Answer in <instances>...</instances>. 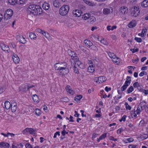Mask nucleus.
I'll list each match as a JSON object with an SVG mask.
<instances>
[{
	"label": "nucleus",
	"mask_w": 148,
	"mask_h": 148,
	"mask_svg": "<svg viewBox=\"0 0 148 148\" xmlns=\"http://www.w3.org/2000/svg\"><path fill=\"white\" fill-rule=\"evenodd\" d=\"M69 9V7L67 5L62 6L59 10V13L62 16H65L68 13Z\"/></svg>",
	"instance_id": "nucleus-1"
},
{
	"label": "nucleus",
	"mask_w": 148,
	"mask_h": 148,
	"mask_svg": "<svg viewBox=\"0 0 148 148\" xmlns=\"http://www.w3.org/2000/svg\"><path fill=\"white\" fill-rule=\"evenodd\" d=\"M131 77L127 76L126 79V81L123 86L121 87V90L122 91H124L130 84L131 81Z\"/></svg>",
	"instance_id": "nucleus-2"
},
{
	"label": "nucleus",
	"mask_w": 148,
	"mask_h": 148,
	"mask_svg": "<svg viewBox=\"0 0 148 148\" xmlns=\"http://www.w3.org/2000/svg\"><path fill=\"white\" fill-rule=\"evenodd\" d=\"M36 5L32 4L29 5L27 8L28 15L29 16H33V12H34Z\"/></svg>",
	"instance_id": "nucleus-3"
},
{
	"label": "nucleus",
	"mask_w": 148,
	"mask_h": 148,
	"mask_svg": "<svg viewBox=\"0 0 148 148\" xmlns=\"http://www.w3.org/2000/svg\"><path fill=\"white\" fill-rule=\"evenodd\" d=\"M108 55L112 59V60L117 63L118 64L119 63L120 59L119 58L116 57V55L113 53L109 52L108 53Z\"/></svg>",
	"instance_id": "nucleus-4"
},
{
	"label": "nucleus",
	"mask_w": 148,
	"mask_h": 148,
	"mask_svg": "<svg viewBox=\"0 0 148 148\" xmlns=\"http://www.w3.org/2000/svg\"><path fill=\"white\" fill-rule=\"evenodd\" d=\"M13 11L10 9H8L5 12L4 15L5 21L10 19L13 15Z\"/></svg>",
	"instance_id": "nucleus-5"
},
{
	"label": "nucleus",
	"mask_w": 148,
	"mask_h": 148,
	"mask_svg": "<svg viewBox=\"0 0 148 148\" xmlns=\"http://www.w3.org/2000/svg\"><path fill=\"white\" fill-rule=\"evenodd\" d=\"M131 12V15L135 17L138 16L140 13L138 7L136 6H134L133 8H132Z\"/></svg>",
	"instance_id": "nucleus-6"
},
{
	"label": "nucleus",
	"mask_w": 148,
	"mask_h": 148,
	"mask_svg": "<svg viewBox=\"0 0 148 148\" xmlns=\"http://www.w3.org/2000/svg\"><path fill=\"white\" fill-rule=\"evenodd\" d=\"M55 70H58L59 69H63L64 68H67V64L65 62L56 63L55 65Z\"/></svg>",
	"instance_id": "nucleus-7"
},
{
	"label": "nucleus",
	"mask_w": 148,
	"mask_h": 148,
	"mask_svg": "<svg viewBox=\"0 0 148 148\" xmlns=\"http://www.w3.org/2000/svg\"><path fill=\"white\" fill-rule=\"evenodd\" d=\"M58 73L60 75H64L68 74L69 72V69L68 68H64L58 70Z\"/></svg>",
	"instance_id": "nucleus-8"
},
{
	"label": "nucleus",
	"mask_w": 148,
	"mask_h": 148,
	"mask_svg": "<svg viewBox=\"0 0 148 148\" xmlns=\"http://www.w3.org/2000/svg\"><path fill=\"white\" fill-rule=\"evenodd\" d=\"M128 12V8L126 7H121L119 9V13L120 14L124 15L127 14Z\"/></svg>",
	"instance_id": "nucleus-9"
},
{
	"label": "nucleus",
	"mask_w": 148,
	"mask_h": 148,
	"mask_svg": "<svg viewBox=\"0 0 148 148\" xmlns=\"http://www.w3.org/2000/svg\"><path fill=\"white\" fill-rule=\"evenodd\" d=\"M36 132V130L31 128H27L23 131V134H25L26 132H29L32 134H35Z\"/></svg>",
	"instance_id": "nucleus-10"
},
{
	"label": "nucleus",
	"mask_w": 148,
	"mask_h": 148,
	"mask_svg": "<svg viewBox=\"0 0 148 148\" xmlns=\"http://www.w3.org/2000/svg\"><path fill=\"white\" fill-rule=\"evenodd\" d=\"M42 9L40 6L38 5L36 6L34 12H33V16L36 15L38 14H40L41 12Z\"/></svg>",
	"instance_id": "nucleus-11"
},
{
	"label": "nucleus",
	"mask_w": 148,
	"mask_h": 148,
	"mask_svg": "<svg viewBox=\"0 0 148 148\" xmlns=\"http://www.w3.org/2000/svg\"><path fill=\"white\" fill-rule=\"evenodd\" d=\"M113 9L111 8H105L103 10V13L105 15H107L110 14L113 12Z\"/></svg>",
	"instance_id": "nucleus-12"
},
{
	"label": "nucleus",
	"mask_w": 148,
	"mask_h": 148,
	"mask_svg": "<svg viewBox=\"0 0 148 148\" xmlns=\"http://www.w3.org/2000/svg\"><path fill=\"white\" fill-rule=\"evenodd\" d=\"M73 16L75 17H80L82 14V11L80 10H74L73 12Z\"/></svg>",
	"instance_id": "nucleus-13"
},
{
	"label": "nucleus",
	"mask_w": 148,
	"mask_h": 148,
	"mask_svg": "<svg viewBox=\"0 0 148 148\" xmlns=\"http://www.w3.org/2000/svg\"><path fill=\"white\" fill-rule=\"evenodd\" d=\"M97 79L98 80L96 81V82L97 83L98 82L99 83H100L105 81L106 80V78L105 77L102 76L99 77H96L95 78V80Z\"/></svg>",
	"instance_id": "nucleus-14"
},
{
	"label": "nucleus",
	"mask_w": 148,
	"mask_h": 148,
	"mask_svg": "<svg viewBox=\"0 0 148 148\" xmlns=\"http://www.w3.org/2000/svg\"><path fill=\"white\" fill-rule=\"evenodd\" d=\"M17 103L15 102H12L11 103V109L12 111L14 112L17 109Z\"/></svg>",
	"instance_id": "nucleus-15"
},
{
	"label": "nucleus",
	"mask_w": 148,
	"mask_h": 148,
	"mask_svg": "<svg viewBox=\"0 0 148 148\" xmlns=\"http://www.w3.org/2000/svg\"><path fill=\"white\" fill-rule=\"evenodd\" d=\"M12 59L14 62L15 64L18 63L20 61V59L18 56L15 54L13 55Z\"/></svg>",
	"instance_id": "nucleus-16"
},
{
	"label": "nucleus",
	"mask_w": 148,
	"mask_h": 148,
	"mask_svg": "<svg viewBox=\"0 0 148 148\" xmlns=\"http://www.w3.org/2000/svg\"><path fill=\"white\" fill-rule=\"evenodd\" d=\"M142 110H140V108L138 106L136 110H135V109H134L132 112H134V117H136L137 116V114H140Z\"/></svg>",
	"instance_id": "nucleus-17"
},
{
	"label": "nucleus",
	"mask_w": 148,
	"mask_h": 148,
	"mask_svg": "<svg viewBox=\"0 0 148 148\" xmlns=\"http://www.w3.org/2000/svg\"><path fill=\"white\" fill-rule=\"evenodd\" d=\"M10 144L7 143L2 142L0 143V147L2 148H9Z\"/></svg>",
	"instance_id": "nucleus-18"
},
{
	"label": "nucleus",
	"mask_w": 148,
	"mask_h": 148,
	"mask_svg": "<svg viewBox=\"0 0 148 148\" xmlns=\"http://www.w3.org/2000/svg\"><path fill=\"white\" fill-rule=\"evenodd\" d=\"M65 89L66 91L71 95H73L74 93V91L72 90L70 86L67 85L66 86Z\"/></svg>",
	"instance_id": "nucleus-19"
},
{
	"label": "nucleus",
	"mask_w": 148,
	"mask_h": 148,
	"mask_svg": "<svg viewBox=\"0 0 148 148\" xmlns=\"http://www.w3.org/2000/svg\"><path fill=\"white\" fill-rule=\"evenodd\" d=\"M19 41L22 44H25L26 43V41L25 38L22 36H19L18 37Z\"/></svg>",
	"instance_id": "nucleus-20"
},
{
	"label": "nucleus",
	"mask_w": 148,
	"mask_h": 148,
	"mask_svg": "<svg viewBox=\"0 0 148 148\" xmlns=\"http://www.w3.org/2000/svg\"><path fill=\"white\" fill-rule=\"evenodd\" d=\"M28 90L27 85H23L19 87V91L21 92H25Z\"/></svg>",
	"instance_id": "nucleus-21"
},
{
	"label": "nucleus",
	"mask_w": 148,
	"mask_h": 148,
	"mask_svg": "<svg viewBox=\"0 0 148 148\" xmlns=\"http://www.w3.org/2000/svg\"><path fill=\"white\" fill-rule=\"evenodd\" d=\"M95 71V66L93 65H90L88 69V71L90 73H93Z\"/></svg>",
	"instance_id": "nucleus-22"
},
{
	"label": "nucleus",
	"mask_w": 148,
	"mask_h": 148,
	"mask_svg": "<svg viewBox=\"0 0 148 148\" xmlns=\"http://www.w3.org/2000/svg\"><path fill=\"white\" fill-rule=\"evenodd\" d=\"M136 23L135 21H132L128 24V25L130 28H132L136 26Z\"/></svg>",
	"instance_id": "nucleus-23"
},
{
	"label": "nucleus",
	"mask_w": 148,
	"mask_h": 148,
	"mask_svg": "<svg viewBox=\"0 0 148 148\" xmlns=\"http://www.w3.org/2000/svg\"><path fill=\"white\" fill-rule=\"evenodd\" d=\"M145 103V101H143L141 102H140L139 104V106H140V107L141 108V110H144L147 107V106L146 105Z\"/></svg>",
	"instance_id": "nucleus-24"
},
{
	"label": "nucleus",
	"mask_w": 148,
	"mask_h": 148,
	"mask_svg": "<svg viewBox=\"0 0 148 148\" xmlns=\"http://www.w3.org/2000/svg\"><path fill=\"white\" fill-rule=\"evenodd\" d=\"M1 47L3 50L9 52V51H10V49L8 45L5 44H2Z\"/></svg>",
	"instance_id": "nucleus-25"
},
{
	"label": "nucleus",
	"mask_w": 148,
	"mask_h": 148,
	"mask_svg": "<svg viewBox=\"0 0 148 148\" xmlns=\"http://www.w3.org/2000/svg\"><path fill=\"white\" fill-rule=\"evenodd\" d=\"M42 8L45 10H48L50 7V5L48 3L45 2L43 4Z\"/></svg>",
	"instance_id": "nucleus-26"
},
{
	"label": "nucleus",
	"mask_w": 148,
	"mask_h": 148,
	"mask_svg": "<svg viewBox=\"0 0 148 148\" xmlns=\"http://www.w3.org/2000/svg\"><path fill=\"white\" fill-rule=\"evenodd\" d=\"M53 5L54 7L57 8H58L61 6V3L57 0H55L53 1Z\"/></svg>",
	"instance_id": "nucleus-27"
},
{
	"label": "nucleus",
	"mask_w": 148,
	"mask_h": 148,
	"mask_svg": "<svg viewBox=\"0 0 148 148\" xmlns=\"http://www.w3.org/2000/svg\"><path fill=\"white\" fill-rule=\"evenodd\" d=\"M68 53L69 55L72 58H73L74 57L77 56V54L74 52L71 51L70 50H68Z\"/></svg>",
	"instance_id": "nucleus-28"
},
{
	"label": "nucleus",
	"mask_w": 148,
	"mask_h": 148,
	"mask_svg": "<svg viewBox=\"0 0 148 148\" xmlns=\"http://www.w3.org/2000/svg\"><path fill=\"white\" fill-rule=\"evenodd\" d=\"M71 63L72 64V62H75V64H76L78 62V61H80L79 60L78 58L76 56L74 57L73 58H72V59L71 60Z\"/></svg>",
	"instance_id": "nucleus-29"
},
{
	"label": "nucleus",
	"mask_w": 148,
	"mask_h": 148,
	"mask_svg": "<svg viewBox=\"0 0 148 148\" xmlns=\"http://www.w3.org/2000/svg\"><path fill=\"white\" fill-rule=\"evenodd\" d=\"M84 42L86 46L88 47H90L92 45L91 42L87 40H85L84 41Z\"/></svg>",
	"instance_id": "nucleus-30"
},
{
	"label": "nucleus",
	"mask_w": 148,
	"mask_h": 148,
	"mask_svg": "<svg viewBox=\"0 0 148 148\" xmlns=\"http://www.w3.org/2000/svg\"><path fill=\"white\" fill-rule=\"evenodd\" d=\"M5 105L6 109H8L11 106V104L9 101H6L5 102Z\"/></svg>",
	"instance_id": "nucleus-31"
},
{
	"label": "nucleus",
	"mask_w": 148,
	"mask_h": 148,
	"mask_svg": "<svg viewBox=\"0 0 148 148\" xmlns=\"http://www.w3.org/2000/svg\"><path fill=\"white\" fill-rule=\"evenodd\" d=\"M106 135L107 133H105L101 135L98 138H97V141L99 142L100 140L105 138L106 137Z\"/></svg>",
	"instance_id": "nucleus-32"
},
{
	"label": "nucleus",
	"mask_w": 148,
	"mask_h": 148,
	"mask_svg": "<svg viewBox=\"0 0 148 148\" xmlns=\"http://www.w3.org/2000/svg\"><path fill=\"white\" fill-rule=\"evenodd\" d=\"M76 65H77L80 68L82 69H84L85 67V66L83 63L81 62L80 61H78V62L77 63Z\"/></svg>",
	"instance_id": "nucleus-33"
},
{
	"label": "nucleus",
	"mask_w": 148,
	"mask_h": 148,
	"mask_svg": "<svg viewBox=\"0 0 148 148\" xmlns=\"http://www.w3.org/2000/svg\"><path fill=\"white\" fill-rule=\"evenodd\" d=\"M33 101L35 102L38 103L39 102L38 97L36 95H33Z\"/></svg>",
	"instance_id": "nucleus-34"
},
{
	"label": "nucleus",
	"mask_w": 148,
	"mask_h": 148,
	"mask_svg": "<svg viewBox=\"0 0 148 148\" xmlns=\"http://www.w3.org/2000/svg\"><path fill=\"white\" fill-rule=\"evenodd\" d=\"M142 6L143 7H147L148 6V0H145L143 1Z\"/></svg>",
	"instance_id": "nucleus-35"
},
{
	"label": "nucleus",
	"mask_w": 148,
	"mask_h": 148,
	"mask_svg": "<svg viewBox=\"0 0 148 148\" xmlns=\"http://www.w3.org/2000/svg\"><path fill=\"white\" fill-rule=\"evenodd\" d=\"M88 21L90 23L92 24L96 21V19L95 17L90 16V18L89 19Z\"/></svg>",
	"instance_id": "nucleus-36"
},
{
	"label": "nucleus",
	"mask_w": 148,
	"mask_h": 148,
	"mask_svg": "<svg viewBox=\"0 0 148 148\" xmlns=\"http://www.w3.org/2000/svg\"><path fill=\"white\" fill-rule=\"evenodd\" d=\"M90 16V14H89L86 13L84 14L82 17V18L84 20H86L87 19H89Z\"/></svg>",
	"instance_id": "nucleus-37"
},
{
	"label": "nucleus",
	"mask_w": 148,
	"mask_h": 148,
	"mask_svg": "<svg viewBox=\"0 0 148 148\" xmlns=\"http://www.w3.org/2000/svg\"><path fill=\"white\" fill-rule=\"evenodd\" d=\"M29 34V36L31 39H35L36 38V36L34 33L31 32Z\"/></svg>",
	"instance_id": "nucleus-38"
},
{
	"label": "nucleus",
	"mask_w": 148,
	"mask_h": 148,
	"mask_svg": "<svg viewBox=\"0 0 148 148\" xmlns=\"http://www.w3.org/2000/svg\"><path fill=\"white\" fill-rule=\"evenodd\" d=\"M42 34L45 36L46 38L48 39L49 40H51V38L49 36V34L48 33H47L46 32L44 31Z\"/></svg>",
	"instance_id": "nucleus-39"
},
{
	"label": "nucleus",
	"mask_w": 148,
	"mask_h": 148,
	"mask_svg": "<svg viewBox=\"0 0 148 148\" xmlns=\"http://www.w3.org/2000/svg\"><path fill=\"white\" fill-rule=\"evenodd\" d=\"M82 96L81 95L76 96L75 98V100L77 101H78L82 98Z\"/></svg>",
	"instance_id": "nucleus-40"
},
{
	"label": "nucleus",
	"mask_w": 148,
	"mask_h": 148,
	"mask_svg": "<svg viewBox=\"0 0 148 148\" xmlns=\"http://www.w3.org/2000/svg\"><path fill=\"white\" fill-rule=\"evenodd\" d=\"M134 88L132 86H131L127 90V93H130L134 90Z\"/></svg>",
	"instance_id": "nucleus-41"
},
{
	"label": "nucleus",
	"mask_w": 148,
	"mask_h": 148,
	"mask_svg": "<svg viewBox=\"0 0 148 148\" xmlns=\"http://www.w3.org/2000/svg\"><path fill=\"white\" fill-rule=\"evenodd\" d=\"M16 4H22L24 3L23 0H16Z\"/></svg>",
	"instance_id": "nucleus-42"
},
{
	"label": "nucleus",
	"mask_w": 148,
	"mask_h": 148,
	"mask_svg": "<svg viewBox=\"0 0 148 148\" xmlns=\"http://www.w3.org/2000/svg\"><path fill=\"white\" fill-rule=\"evenodd\" d=\"M129 148H139V146L138 145H131L128 146Z\"/></svg>",
	"instance_id": "nucleus-43"
},
{
	"label": "nucleus",
	"mask_w": 148,
	"mask_h": 148,
	"mask_svg": "<svg viewBox=\"0 0 148 148\" xmlns=\"http://www.w3.org/2000/svg\"><path fill=\"white\" fill-rule=\"evenodd\" d=\"M8 138H10V139H12V137H14V136L15 135V134L12 133H8Z\"/></svg>",
	"instance_id": "nucleus-44"
},
{
	"label": "nucleus",
	"mask_w": 148,
	"mask_h": 148,
	"mask_svg": "<svg viewBox=\"0 0 148 148\" xmlns=\"http://www.w3.org/2000/svg\"><path fill=\"white\" fill-rule=\"evenodd\" d=\"M125 106L127 110H129L131 109V107L128 105L127 103L125 102Z\"/></svg>",
	"instance_id": "nucleus-45"
},
{
	"label": "nucleus",
	"mask_w": 148,
	"mask_h": 148,
	"mask_svg": "<svg viewBox=\"0 0 148 148\" xmlns=\"http://www.w3.org/2000/svg\"><path fill=\"white\" fill-rule=\"evenodd\" d=\"M143 86L141 84H139L137 87V88L139 91L141 92L143 89Z\"/></svg>",
	"instance_id": "nucleus-46"
},
{
	"label": "nucleus",
	"mask_w": 148,
	"mask_h": 148,
	"mask_svg": "<svg viewBox=\"0 0 148 148\" xmlns=\"http://www.w3.org/2000/svg\"><path fill=\"white\" fill-rule=\"evenodd\" d=\"M35 112L36 114L38 116H39L40 114V111L38 109H36Z\"/></svg>",
	"instance_id": "nucleus-47"
},
{
	"label": "nucleus",
	"mask_w": 148,
	"mask_h": 148,
	"mask_svg": "<svg viewBox=\"0 0 148 148\" xmlns=\"http://www.w3.org/2000/svg\"><path fill=\"white\" fill-rule=\"evenodd\" d=\"M147 31V30L146 29H143L142 30L141 32V34L143 35V36L144 37L145 35H146V33Z\"/></svg>",
	"instance_id": "nucleus-48"
},
{
	"label": "nucleus",
	"mask_w": 148,
	"mask_h": 148,
	"mask_svg": "<svg viewBox=\"0 0 148 148\" xmlns=\"http://www.w3.org/2000/svg\"><path fill=\"white\" fill-rule=\"evenodd\" d=\"M134 40L138 42H141L142 41V39L140 38L135 37Z\"/></svg>",
	"instance_id": "nucleus-49"
},
{
	"label": "nucleus",
	"mask_w": 148,
	"mask_h": 148,
	"mask_svg": "<svg viewBox=\"0 0 148 148\" xmlns=\"http://www.w3.org/2000/svg\"><path fill=\"white\" fill-rule=\"evenodd\" d=\"M16 0H9V2L11 4L15 5L16 4Z\"/></svg>",
	"instance_id": "nucleus-50"
},
{
	"label": "nucleus",
	"mask_w": 148,
	"mask_h": 148,
	"mask_svg": "<svg viewBox=\"0 0 148 148\" xmlns=\"http://www.w3.org/2000/svg\"><path fill=\"white\" fill-rule=\"evenodd\" d=\"M69 99L67 97H65L61 99V101H62L66 102L69 101Z\"/></svg>",
	"instance_id": "nucleus-51"
},
{
	"label": "nucleus",
	"mask_w": 148,
	"mask_h": 148,
	"mask_svg": "<svg viewBox=\"0 0 148 148\" xmlns=\"http://www.w3.org/2000/svg\"><path fill=\"white\" fill-rule=\"evenodd\" d=\"M57 135H58V136H60V132L59 131H58L56 132L54 134V136H53V138H55L56 137Z\"/></svg>",
	"instance_id": "nucleus-52"
},
{
	"label": "nucleus",
	"mask_w": 148,
	"mask_h": 148,
	"mask_svg": "<svg viewBox=\"0 0 148 148\" xmlns=\"http://www.w3.org/2000/svg\"><path fill=\"white\" fill-rule=\"evenodd\" d=\"M137 2V0H130V2L132 4H136Z\"/></svg>",
	"instance_id": "nucleus-53"
},
{
	"label": "nucleus",
	"mask_w": 148,
	"mask_h": 148,
	"mask_svg": "<svg viewBox=\"0 0 148 148\" xmlns=\"http://www.w3.org/2000/svg\"><path fill=\"white\" fill-rule=\"evenodd\" d=\"M73 70H74V72L75 73H79V71L78 70L76 66H73Z\"/></svg>",
	"instance_id": "nucleus-54"
},
{
	"label": "nucleus",
	"mask_w": 148,
	"mask_h": 148,
	"mask_svg": "<svg viewBox=\"0 0 148 148\" xmlns=\"http://www.w3.org/2000/svg\"><path fill=\"white\" fill-rule=\"evenodd\" d=\"M25 146L26 148H32L33 147L29 143H26Z\"/></svg>",
	"instance_id": "nucleus-55"
},
{
	"label": "nucleus",
	"mask_w": 148,
	"mask_h": 148,
	"mask_svg": "<svg viewBox=\"0 0 148 148\" xmlns=\"http://www.w3.org/2000/svg\"><path fill=\"white\" fill-rule=\"evenodd\" d=\"M124 130L122 128L119 129L117 131V133L118 134H120Z\"/></svg>",
	"instance_id": "nucleus-56"
},
{
	"label": "nucleus",
	"mask_w": 148,
	"mask_h": 148,
	"mask_svg": "<svg viewBox=\"0 0 148 148\" xmlns=\"http://www.w3.org/2000/svg\"><path fill=\"white\" fill-rule=\"evenodd\" d=\"M87 4L91 6H94L95 5V4L94 3H92V2L89 1H88Z\"/></svg>",
	"instance_id": "nucleus-57"
},
{
	"label": "nucleus",
	"mask_w": 148,
	"mask_h": 148,
	"mask_svg": "<svg viewBox=\"0 0 148 148\" xmlns=\"http://www.w3.org/2000/svg\"><path fill=\"white\" fill-rule=\"evenodd\" d=\"M139 85V83L138 82H136L134 83L133 84V86L134 88L137 87Z\"/></svg>",
	"instance_id": "nucleus-58"
},
{
	"label": "nucleus",
	"mask_w": 148,
	"mask_h": 148,
	"mask_svg": "<svg viewBox=\"0 0 148 148\" xmlns=\"http://www.w3.org/2000/svg\"><path fill=\"white\" fill-rule=\"evenodd\" d=\"M109 139L110 140H112L114 141H117V138H115L112 136H110L109 137Z\"/></svg>",
	"instance_id": "nucleus-59"
},
{
	"label": "nucleus",
	"mask_w": 148,
	"mask_h": 148,
	"mask_svg": "<svg viewBox=\"0 0 148 148\" xmlns=\"http://www.w3.org/2000/svg\"><path fill=\"white\" fill-rule=\"evenodd\" d=\"M126 117V116L125 115L123 116L122 117L121 119L120 120V121L121 122L122 121H125V119Z\"/></svg>",
	"instance_id": "nucleus-60"
},
{
	"label": "nucleus",
	"mask_w": 148,
	"mask_h": 148,
	"mask_svg": "<svg viewBox=\"0 0 148 148\" xmlns=\"http://www.w3.org/2000/svg\"><path fill=\"white\" fill-rule=\"evenodd\" d=\"M90 47H91V49L93 50H96L97 49V48L94 45H92Z\"/></svg>",
	"instance_id": "nucleus-61"
},
{
	"label": "nucleus",
	"mask_w": 148,
	"mask_h": 148,
	"mask_svg": "<svg viewBox=\"0 0 148 148\" xmlns=\"http://www.w3.org/2000/svg\"><path fill=\"white\" fill-rule=\"evenodd\" d=\"M141 92H143L146 95L148 94V90L143 89Z\"/></svg>",
	"instance_id": "nucleus-62"
},
{
	"label": "nucleus",
	"mask_w": 148,
	"mask_h": 148,
	"mask_svg": "<svg viewBox=\"0 0 148 148\" xmlns=\"http://www.w3.org/2000/svg\"><path fill=\"white\" fill-rule=\"evenodd\" d=\"M134 139L132 138H130L127 139V141L128 142H131L133 141Z\"/></svg>",
	"instance_id": "nucleus-63"
},
{
	"label": "nucleus",
	"mask_w": 148,
	"mask_h": 148,
	"mask_svg": "<svg viewBox=\"0 0 148 148\" xmlns=\"http://www.w3.org/2000/svg\"><path fill=\"white\" fill-rule=\"evenodd\" d=\"M145 73H146V72L145 71H142L140 73L139 75L140 77L143 76L145 75Z\"/></svg>",
	"instance_id": "nucleus-64"
}]
</instances>
